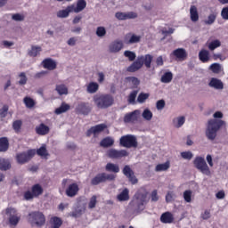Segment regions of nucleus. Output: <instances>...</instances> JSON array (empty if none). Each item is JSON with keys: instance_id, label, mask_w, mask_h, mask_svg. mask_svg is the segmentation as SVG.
I'll list each match as a JSON object with an SVG mask.
<instances>
[{"instance_id": "obj_43", "label": "nucleus", "mask_w": 228, "mask_h": 228, "mask_svg": "<svg viewBox=\"0 0 228 228\" xmlns=\"http://www.w3.org/2000/svg\"><path fill=\"white\" fill-rule=\"evenodd\" d=\"M23 102H24L26 108H28L29 110H31V108H35V104H37L35 102V100H33L31 97H28V96H26L23 99Z\"/></svg>"}, {"instance_id": "obj_64", "label": "nucleus", "mask_w": 228, "mask_h": 228, "mask_svg": "<svg viewBox=\"0 0 228 228\" xmlns=\"http://www.w3.org/2000/svg\"><path fill=\"white\" fill-rule=\"evenodd\" d=\"M157 110H163L165 108V100H159L156 103Z\"/></svg>"}, {"instance_id": "obj_54", "label": "nucleus", "mask_w": 228, "mask_h": 228, "mask_svg": "<svg viewBox=\"0 0 228 228\" xmlns=\"http://www.w3.org/2000/svg\"><path fill=\"white\" fill-rule=\"evenodd\" d=\"M96 36L99 37V38H104V37H106V28L98 27L96 28Z\"/></svg>"}, {"instance_id": "obj_51", "label": "nucleus", "mask_w": 228, "mask_h": 228, "mask_svg": "<svg viewBox=\"0 0 228 228\" xmlns=\"http://www.w3.org/2000/svg\"><path fill=\"white\" fill-rule=\"evenodd\" d=\"M21 127H22V120L18 119L12 123V129L15 131V133H20Z\"/></svg>"}, {"instance_id": "obj_35", "label": "nucleus", "mask_w": 228, "mask_h": 228, "mask_svg": "<svg viewBox=\"0 0 228 228\" xmlns=\"http://www.w3.org/2000/svg\"><path fill=\"white\" fill-rule=\"evenodd\" d=\"M74 12L72 11V7L68 6L65 10H61L57 12V17L59 19H66V17H69V13Z\"/></svg>"}, {"instance_id": "obj_39", "label": "nucleus", "mask_w": 228, "mask_h": 228, "mask_svg": "<svg viewBox=\"0 0 228 228\" xmlns=\"http://www.w3.org/2000/svg\"><path fill=\"white\" fill-rule=\"evenodd\" d=\"M170 168V161H167L163 164H158L155 167V172H167Z\"/></svg>"}, {"instance_id": "obj_1", "label": "nucleus", "mask_w": 228, "mask_h": 228, "mask_svg": "<svg viewBox=\"0 0 228 228\" xmlns=\"http://www.w3.org/2000/svg\"><path fill=\"white\" fill-rule=\"evenodd\" d=\"M149 192L147 191H139L135 194V199H134L130 203V208L133 213L138 214L142 213L145 209V204L149 202L148 198Z\"/></svg>"}, {"instance_id": "obj_59", "label": "nucleus", "mask_w": 228, "mask_h": 228, "mask_svg": "<svg viewBox=\"0 0 228 228\" xmlns=\"http://www.w3.org/2000/svg\"><path fill=\"white\" fill-rule=\"evenodd\" d=\"M23 197H24L25 200H33V199H37V198L33 195V192L30 191H25Z\"/></svg>"}, {"instance_id": "obj_23", "label": "nucleus", "mask_w": 228, "mask_h": 228, "mask_svg": "<svg viewBox=\"0 0 228 228\" xmlns=\"http://www.w3.org/2000/svg\"><path fill=\"white\" fill-rule=\"evenodd\" d=\"M42 65H43L44 69H46L47 70H54L57 67V64L54 61V60H53L51 58L45 59L42 61Z\"/></svg>"}, {"instance_id": "obj_34", "label": "nucleus", "mask_w": 228, "mask_h": 228, "mask_svg": "<svg viewBox=\"0 0 228 228\" xmlns=\"http://www.w3.org/2000/svg\"><path fill=\"white\" fill-rule=\"evenodd\" d=\"M106 172H112L113 174H118L120 172V167L118 165L109 162L105 166Z\"/></svg>"}, {"instance_id": "obj_3", "label": "nucleus", "mask_w": 228, "mask_h": 228, "mask_svg": "<svg viewBox=\"0 0 228 228\" xmlns=\"http://www.w3.org/2000/svg\"><path fill=\"white\" fill-rule=\"evenodd\" d=\"M153 57L151 54H146L145 56H138L135 61H134L128 68L127 72H137L140 70L143 65H145L146 69H151V65L152 63Z\"/></svg>"}, {"instance_id": "obj_24", "label": "nucleus", "mask_w": 228, "mask_h": 228, "mask_svg": "<svg viewBox=\"0 0 228 228\" xmlns=\"http://www.w3.org/2000/svg\"><path fill=\"white\" fill-rule=\"evenodd\" d=\"M208 86L215 88L216 90H224V82L218 78L212 77L208 83Z\"/></svg>"}, {"instance_id": "obj_27", "label": "nucleus", "mask_w": 228, "mask_h": 228, "mask_svg": "<svg viewBox=\"0 0 228 228\" xmlns=\"http://www.w3.org/2000/svg\"><path fill=\"white\" fill-rule=\"evenodd\" d=\"M50 228H61L63 225V220L58 216H53L49 220Z\"/></svg>"}, {"instance_id": "obj_38", "label": "nucleus", "mask_w": 228, "mask_h": 228, "mask_svg": "<svg viewBox=\"0 0 228 228\" xmlns=\"http://www.w3.org/2000/svg\"><path fill=\"white\" fill-rule=\"evenodd\" d=\"M117 199L119 202H126V200H129V190L126 188L124 189L123 191L118 195Z\"/></svg>"}, {"instance_id": "obj_37", "label": "nucleus", "mask_w": 228, "mask_h": 228, "mask_svg": "<svg viewBox=\"0 0 228 228\" xmlns=\"http://www.w3.org/2000/svg\"><path fill=\"white\" fill-rule=\"evenodd\" d=\"M55 90L59 95H69V88L65 84L57 85Z\"/></svg>"}, {"instance_id": "obj_26", "label": "nucleus", "mask_w": 228, "mask_h": 228, "mask_svg": "<svg viewBox=\"0 0 228 228\" xmlns=\"http://www.w3.org/2000/svg\"><path fill=\"white\" fill-rule=\"evenodd\" d=\"M199 60L200 61H202V63H208V61H210L211 56L209 55V51L201 49L199 53Z\"/></svg>"}, {"instance_id": "obj_7", "label": "nucleus", "mask_w": 228, "mask_h": 228, "mask_svg": "<svg viewBox=\"0 0 228 228\" xmlns=\"http://www.w3.org/2000/svg\"><path fill=\"white\" fill-rule=\"evenodd\" d=\"M193 165L197 170L201 172L204 175H211V169L209 168V166H208V163L206 162V159L202 157H196Z\"/></svg>"}, {"instance_id": "obj_57", "label": "nucleus", "mask_w": 228, "mask_h": 228, "mask_svg": "<svg viewBox=\"0 0 228 228\" xmlns=\"http://www.w3.org/2000/svg\"><path fill=\"white\" fill-rule=\"evenodd\" d=\"M19 77H20L19 81V85L24 86L26 85V83H28V77H26L25 72L20 73Z\"/></svg>"}, {"instance_id": "obj_11", "label": "nucleus", "mask_w": 228, "mask_h": 228, "mask_svg": "<svg viewBox=\"0 0 228 228\" xmlns=\"http://www.w3.org/2000/svg\"><path fill=\"white\" fill-rule=\"evenodd\" d=\"M107 156L110 158V159H120V158L129 156V153L126 150L118 151L116 149H110L107 151Z\"/></svg>"}, {"instance_id": "obj_30", "label": "nucleus", "mask_w": 228, "mask_h": 228, "mask_svg": "<svg viewBox=\"0 0 228 228\" xmlns=\"http://www.w3.org/2000/svg\"><path fill=\"white\" fill-rule=\"evenodd\" d=\"M40 53H42V46L32 45L28 54L30 58H37V56H40Z\"/></svg>"}, {"instance_id": "obj_20", "label": "nucleus", "mask_w": 228, "mask_h": 228, "mask_svg": "<svg viewBox=\"0 0 228 228\" xmlns=\"http://www.w3.org/2000/svg\"><path fill=\"white\" fill-rule=\"evenodd\" d=\"M77 111L82 115H88L92 111V107L88 102H80L77 107Z\"/></svg>"}, {"instance_id": "obj_2", "label": "nucleus", "mask_w": 228, "mask_h": 228, "mask_svg": "<svg viewBox=\"0 0 228 228\" xmlns=\"http://www.w3.org/2000/svg\"><path fill=\"white\" fill-rule=\"evenodd\" d=\"M93 101L98 110H108L115 103V98L110 94H96L94 96Z\"/></svg>"}, {"instance_id": "obj_31", "label": "nucleus", "mask_w": 228, "mask_h": 228, "mask_svg": "<svg viewBox=\"0 0 228 228\" xmlns=\"http://www.w3.org/2000/svg\"><path fill=\"white\" fill-rule=\"evenodd\" d=\"M31 192L37 199L44 193V188L42 187V185H40V183H36L31 187Z\"/></svg>"}, {"instance_id": "obj_13", "label": "nucleus", "mask_w": 228, "mask_h": 228, "mask_svg": "<svg viewBox=\"0 0 228 228\" xmlns=\"http://www.w3.org/2000/svg\"><path fill=\"white\" fill-rule=\"evenodd\" d=\"M140 110H138L126 113L124 117V122L125 124H134V122H138Z\"/></svg>"}, {"instance_id": "obj_47", "label": "nucleus", "mask_w": 228, "mask_h": 228, "mask_svg": "<svg viewBox=\"0 0 228 228\" xmlns=\"http://www.w3.org/2000/svg\"><path fill=\"white\" fill-rule=\"evenodd\" d=\"M209 69L214 73V74H220L222 70V66L219 63H213L210 65Z\"/></svg>"}, {"instance_id": "obj_28", "label": "nucleus", "mask_w": 228, "mask_h": 228, "mask_svg": "<svg viewBox=\"0 0 228 228\" xmlns=\"http://www.w3.org/2000/svg\"><path fill=\"white\" fill-rule=\"evenodd\" d=\"M8 149H10V140H8V137H1L0 152H8Z\"/></svg>"}, {"instance_id": "obj_5", "label": "nucleus", "mask_w": 228, "mask_h": 228, "mask_svg": "<svg viewBox=\"0 0 228 228\" xmlns=\"http://www.w3.org/2000/svg\"><path fill=\"white\" fill-rule=\"evenodd\" d=\"M28 220L31 225L43 227L45 225V216L41 211H32L28 216Z\"/></svg>"}, {"instance_id": "obj_61", "label": "nucleus", "mask_w": 228, "mask_h": 228, "mask_svg": "<svg viewBox=\"0 0 228 228\" xmlns=\"http://www.w3.org/2000/svg\"><path fill=\"white\" fill-rule=\"evenodd\" d=\"M181 156L183 159H191V158H193V153H191V151H183L181 153Z\"/></svg>"}, {"instance_id": "obj_45", "label": "nucleus", "mask_w": 228, "mask_h": 228, "mask_svg": "<svg viewBox=\"0 0 228 228\" xmlns=\"http://www.w3.org/2000/svg\"><path fill=\"white\" fill-rule=\"evenodd\" d=\"M220 45H222V43L220 42V40L216 39L212 42H210L208 45L209 51H215V49H217V47H220Z\"/></svg>"}, {"instance_id": "obj_48", "label": "nucleus", "mask_w": 228, "mask_h": 228, "mask_svg": "<svg viewBox=\"0 0 228 228\" xmlns=\"http://www.w3.org/2000/svg\"><path fill=\"white\" fill-rule=\"evenodd\" d=\"M138 95V91L134 90L130 93V94L128 95V103L129 104H134V102H136V96Z\"/></svg>"}, {"instance_id": "obj_6", "label": "nucleus", "mask_w": 228, "mask_h": 228, "mask_svg": "<svg viewBox=\"0 0 228 228\" xmlns=\"http://www.w3.org/2000/svg\"><path fill=\"white\" fill-rule=\"evenodd\" d=\"M119 145L126 149H136V147H138V141L136 136L133 134H126L120 137Z\"/></svg>"}, {"instance_id": "obj_44", "label": "nucleus", "mask_w": 228, "mask_h": 228, "mask_svg": "<svg viewBox=\"0 0 228 228\" xmlns=\"http://www.w3.org/2000/svg\"><path fill=\"white\" fill-rule=\"evenodd\" d=\"M217 16H218L217 12H212L208 16V19L204 20L205 24L211 26V24H214L215 20H216Z\"/></svg>"}, {"instance_id": "obj_33", "label": "nucleus", "mask_w": 228, "mask_h": 228, "mask_svg": "<svg viewBox=\"0 0 228 228\" xmlns=\"http://www.w3.org/2000/svg\"><path fill=\"white\" fill-rule=\"evenodd\" d=\"M114 143L115 140H113V138L105 137L101 141L100 146L103 147L104 149H108V147H113Z\"/></svg>"}, {"instance_id": "obj_29", "label": "nucleus", "mask_w": 228, "mask_h": 228, "mask_svg": "<svg viewBox=\"0 0 228 228\" xmlns=\"http://www.w3.org/2000/svg\"><path fill=\"white\" fill-rule=\"evenodd\" d=\"M12 168V162H10V159L0 158V170L2 172H6L7 170H10Z\"/></svg>"}, {"instance_id": "obj_46", "label": "nucleus", "mask_w": 228, "mask_h": 228, "mask_svg": "<svg viewBox=\"0 0 228 228\" xmlns=\"http://www.w3.org/2000/svg\"><path fill=\"white\" fill-rule=\"evenodd\" d=\"M124 57L127 58L129 61H134V60H136V53L134 52L126 50L124 52Z\"/></svg>"}, {"instance_id": "obj_32", "label": "nucleus", "mask_w": 228, "mask_h": 228, "mask_svg": "<svg viewBox=\"0 0 228 228\" xmlns=\"http://www.w3.org/2000/svg\"><path fill=\"white\" fill-rule=\"evenodd\" d=\"M37 156L43 158L44 159H47L49 158V151H47V146L43 144L39 149L37 150Z\"/></svg>"}, {"instance_id": "obj_55", "label": "nucleus", "mask_w": 228, "mask_h": 228, "mask_svg": "<svg viewBox=\"0 0 228 228\" xmlns=\"http://www.w3.org/2000/svg\"><path fill=\"white\" fill-rule=\"evenodd\" d=\"M147 99H149V94L141 93L137 97V102L142 104Z\"/></svg>"}, {"instance_id": "obj_16", "label": "nucleus", "mask_w": 228, "mask_h": 228, "mask_svg": "<svg viewBox=\"0 0 228 228\" xmlns=\"http://www.w3.org/2000/svg\"><path fill=\"white\" fill-rule=\"evenodd\" d=\"M65 193L67 197H70V198L76 197V195L79 193V185L76 183H72L69 184L65 190Z\"/></svg>"}, {"instance_id": "obj_56", "label": "nucleus", "mask_w": 228, "mask_h": 228, "mask_svg": "<svg viewBox=\"0 0 228 228\" xmlns=\"http://www.w3.org/2000/svg\"><path fill=\"white\" fill-rule=\"evenodd\" d=\"M8 110H9L8 105H4L2 109H0V117L2 118H6V116L8 115Z\"/></svg>"}, {"instance_id": "obj_15", "label": "nucleus", "mask_w": 228, "mask_h": 228, "mask_svg": "<svg viewBox=\"0 0 228 228\" xmlns=\"http://www.w3.org/2000/svg\"><path fill=\"white\" fill-rule=\"evenodd\" d=\"M104 129H108V126L106 124L96 125L94 126H92L89 130H87L86 136L89 137L92 136V134L95 136L96 134L102 133Z\"/></svg>"}, {"instance_id": "obj_19", "label": "nucleus", "mask_w": 228, "mask_h": 228, "mask_svg": "<svg viewBox=\"0 0 228 228\" xmlns=\"http://www.w3.org/2000/svg\"><path fill=\"white\" fill-rule=\"evenodd\" d=\"M142 40V36H138L133 33H128L125 36V43L127 45L138 44Z\"/></svg>"}, {"instance_id": "obj_41", "label": "nucleus", "mask_w": 228, "mask_h": 228, "mask_svg": "<svg viewBox=\"0 0 228 228\" xmlns=\"http://www.w3.org/2000/svg\"><path fill=\"white\" fill-rule=\"evenodd\" d=\"M174 79V74L171 71L164 73L160 78L161 83H171Z\"/></svg>"}, {"instance_id": "obj_25", "label": "nucleus", "mask_w": 228, "mask_h": 228, "mask_svg": "<svg viewBox=\"0 0 228 228\" xmlns=\"http://www.w3.org/2000/svg\"><path fill=\"white\" fill-rule=\"evenodd\" d=\"M174 215L171 212H165L160 216V222L162 224H174Z\"/></svg>"}, {"instance_id": "obj_22", "label": "nucleus", "mask_w": 228, "mask_h": 228, "mask_svg": "<svg viewBox=\"0 0 228 228\" xmlns=\"http://www.w3.org/2000/svg\"><path fill=\"white\" fill-rule=\"evenodd\" d=\"M51 128L47 126V125L41 123L39 126H36V133L39 136H45V134H49Z\"/></svg>"}, {"instance_id": "obj_40", "label": "nucleus", "mask_w": 228, "mask_h": 228, "mask_svg": "<svg viewBox=\"0 0 228 228\" xmlns=\"http://www.w3.org/2000/svg\"><path fill=\"white\" fill-rule=\"evenodd\" d=\"M99 90V84L96 82H90L87 85L86 92L87 94H95Z\"/></svg>"}, {"instance_id": "obj_18", "label": "nucleus", "mask_w": 228, "mask_h": 228, "mask_svg": "<svg viewBox=\"0 0 228 228\" xmlns=\"http://www.w3.org/2000/svg\"><path fill=\"white\" fill-rule=\"evenodd\" d=\"M124 48V43L121 40H115L109 45L110 53H120Z\"/></svg>"}, {"instance_id": "obj_42", "label": "nucleus", "mask_w": 228, "mask_h": 228, "mask_svg": "<svg viewBox=\"0 0 228 228\" xmlns=\"http://www.w3.org/2000/svg\"><path fill=\"white\" fill-rule=\"evenodd\" d=\"M70 110V105L67 103H61V105L55 110L56 115H61V113H65Z\"/></svg>"}, {"instance_id": "obj_49", "label": "nucleus", "mask_w": 228, "mask_h": 228, "mask_svg": "<svg viewBox=\"0 0 228 228\" xmlns=\"http://www.w3.org/2000/svg\"><path fill=\"white\" fill-rule=\"evenodd\" d=\"M83 215V208H77L75 210L69 213V216L72 218H79Z\"/></svg>"}, {"instance_id": "obj_62", "label": "nucleus", "mask_w": 228, "mask_h": 228, "mask_svg": "<svg viewBox=\"0 0 228 228\" xmlns=\"http://www.w3.org/2000/svg\"><path fill=\"white\" fill-rule=\"evenodd\" d=\"M12 20H16L17 22H20L24 20V15L20 13H15L12 16Z\"/></svg>"}, {"instance_id": "obj_4", "label": "nucleus", "mask_w": 228, "mask_h": 228, "mask_svg": "<svg viewBox=\"0 0 228 228\" xmlns=\"http://www.w3.org/2000/svg\"><path fill=\"white\" fill-rule=\"evenodd\" d=\"M225 126V121L222 119H210L208 120L206 136L208 140H215L216 138V133L220 131V127Z\"/></svg>"}, {"instance_id": "obj_9", "label": "nucleus", "mask_w": 228, "mask_h": 228, "mask_svg": "<svg viewBox=\"0 0 228 228\" xmlns=\"http://www.w3.org/2000/svg\"><path fill=\"white\" fill-rule=\"evenodd\" d=\"M35 154H37L35 150H28L27 152H20L16 154V161L19 165H25V163H28L35 157Z\"/></svg>"}, {"instance_id": "obj_52", "label": "nucleus", "mask_w": 228, "mask_h": 228, "mask_svg": "<svg viewBox=\"0 0 228 228\" xmlns=\"http://www.w3.org/2000/svg\"><path fill=\"white\" fill-rule=\"evenodd\" d=\"M95 206H97V196L93 195L88 202V208L89 209H94L95 208Z\"/></svg>"}, {"instance_id": "obj_36", "label": "nucleus", "mask_w": 228, "mask_h": 228, "mask_svg": "<svg viewBox=\"0 0 228 228\" xmlns=\"http://www.w3.org/2000/svg\"><path fill=\"white\" fill-rule=\"evenodd\" d=\"M190 15H191V20L192 22H197L199 20V11L197 10V6L195 5L191 6Z\"/></svg>"}, {"instance_id": "obj_53", "label": "nucleus", "mask_w": 228, "mask_h": 228, "mask_svg": "<svg viewBox=\"0 0 228 228\" xmlns=\"http://www.w3.org/2000/svg\"><path fill=\"white\" fill-rule=\"evenodd\" d=\"M142 118H144V120H152V111H151V110L149 109H145L142 111Z\"/></svg>"}, {"instance_id": "obj_8", "label": "nucleus", "mask_w": 228, "mask_h": 228, "mask_svg": "<svg viewBox=\"0 0 228 228\" xmlns=\"http://www.w3.org/2000/svg\"><path fill=\"white\" fill-rule=\"evenodd\" d=\"M117 175L113 174L99 173L91 180V184L92 186H97L102 183H106L107 181H115Z\"/></svg>"}, {"instance_id": "obj_58", "label": "nucleus", "mask_w": 228, "mask_h": 228, "mask_svg": "<svg viewBox=\"0 0 228 228\" xmlns=\"http://www.w3.org/2000/svg\"><path fill=\"white\" fill-rule=\"evenodd\" d=\"M126 80L132 83L134 86H138V85H140V80L136 77H126Z\"/></svg>"}, {"instance_id": "obj_63", "label": "nucleus", "mask_w": 228, "mask_h": 228, "mask_svg": "<svg viewBox=\"0 0 228 228\" xmlns=\"http://www.w3.org/2000/svg\"><path fill=\"white\" fill-rule=\"evenodd\" d=\"M221 16L222 19H224V20H228V6L223 8L221 12Z\"/></svg>"}, {"instance_id": "obj_17", "label": "nucleus", "mask_w": 228, "mask_h": 228, "mask_svg": "<svg viewBox=\"0 0 228 228\" xmlns=\"http://www.w3.org/2000/svg\"><path fill=\"white\" fill-rule=\"evenodd\" d=\"M116 19H118V20H127V19H136V17H138V14H136V12H118L115 14Z\"/></svg>"}, {"instance_id": "obj_10", "label": "nucleus", "mask_w": 228, "mask_h": 228, "mask_svg": "<svg viewBox=\"0 0 228 228\" xmlns=\"http://www.w3.org/2000/svg\"><path fill=\"white\" fill-rule=\"evenodd\" d=\"M6 215H9V224L13 227L19 224L20 222V216L17 215V209L13 208H7L5 210Z\"/></svg>"}, {"instance_id": "obj_60", "label": "nucleus", "mask_w": 228, "mask_h": 228, "mask_svg": "<svg viewBox=\"0 0 228 228\" xmlns=\"http://www.w3.org/2000/svg\"><path fill=\"white\" fill-rule=\"evenodd\" d=\"M183 199L185 202H191V191L187 190L183 192Z\"/></svg>"}, {"instance_id": "obj_14", "label": "nucleus", "mask_w": 228, "mask_h": 228, "mask_svg": "<svg viewBox=\"0 0 228 228\" xmlns=\"http://www.w3.org/2000/svg\"><path fill=\"white\" fill-rule=\"evenodd\" d=\"M171 58H175V60H179L180 61H183L188 58V53H186V50L183 48H177L172 52L170 54Z\"/></svg>"}, {"instance_id": "obj_12", "label": "nucleus", "mask_w": 228, "mask_h": 228, "mask_svg": "<svg viewBox=\"0 0 228 228\" xmlns=\"http://www.w3.org/2000/svg\"><path fill=\"white\" fill-rule=\"evenodd\" d=\"M122 172L131 184H138V178H136V175H134V171L131 169L129 165L125 166Z\"/></svg>"}, {"instance_id": "obj_21", "label": "nucleus", "mask_w": 228, "mask_h": 228, "mask_svg": "<svg viewBox=\"0 0 228 228\" xmlns=\"http://www.w3.org/2000/svg\"><path fill=\"white\" fill-rule=\"evenodd\" d=\"M69 6L74 13H79L80 12H83V10H85V8H86V0H77L76 6L74 4L69 5Z\"/></svg>"}, {"instance_id": "obj_50", "label": "nucleus", "mask_w": 228, "mask_h": 228, "mask_svg": "<svg viewBox=\"0 0 228 228\" xmlns=\"http://www.w3.org/2000/svg\"><path fill=\"white\" fill-rule=\"evenodd\" d=\"M185 121H186V119L184 118V117H179L173 120V124H174L175 127H181L184 124Z\"/></svg>"}]
</instances>
